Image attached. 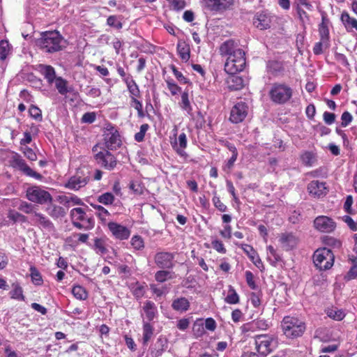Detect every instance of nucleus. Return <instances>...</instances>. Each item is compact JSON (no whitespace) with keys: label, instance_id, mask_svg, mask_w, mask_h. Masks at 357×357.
Returning a JSON list of instances; mask_svg holds the SVG:
<instances>
[{"label":"nucleus","instance_id":"nucleus-45","mask_svg":"<svg viewBox=\"0 0 357 357\" xmlns=\"http://www.w3.org/2000/svg\"><path fill=\"white\" fill-rule=\"evenodd\" d=\"M130 244L135 250H142L144 248V240L139 235H135L131 238Z\"/></svg>","mask_w":357,"mask_h":357},{"label":"nucleus","instance_id":"nucleus-8","mask_svg":"<svg viewBox=\"0 0 357 357\" xmlns=\"http://www.w3.org/2000/svg\"><path fill=\"white\" fill-rule=\"evenodd\" d=\"M26 197L31 202L44 204L51 202V195L44 189L38 186H33L26 190Z\"/></svg>","mask_w":357,"mask_h":357},{"label":"nucleus","instance_id":"nucleus-59","mask_svg":"<svg viewBox=\"0 0 357 357\" xmlns=\"http://www.w3.org/2000/svg\"><path fill=\"white\" fill-rule=\"evenodd\" d=\"M241 331L244 333H247L249 332H255V331H257L256 323H255V320L251 322H248V323L243 324L241 326Z\"/></svg>","mask_w":357,"mask_h":357},{"label":"nucleus","instance_id":"nucleus-12","mask_svg":"<svg viewBox=\"0 0 357 357\" xmlns=\"http://www.w3.org/2000/svg\"><path fill=\"white\" fill-rule=\"evenodd\" d=\"M314 226L316 229L321 232L329 233L335 229V223L331 218L320 215L314 220Z\"/></svg>","mask_w":357,"mask_h":357},{"label":"nucleus","instance_id":"nucleus-31","mask_svg":"<svg viewBox=\"0 0 357 357\" xmlns=\"http://www.w3.org/2000/svg\"><path fill=\"white\" fill-rule=\"evenodd\" d=\"M228 88L231 91H238L244 86L243 79L239 76H231L227 79Z\"/></svg>","mask_w":357,"mask_h":357},{"label":"nucleus","instance_id":"nucleus-26","mask_svg":"<svg viewBox=\"0 0 357 357\" xmlns=\"http://www.w3.org/2000/svg\"><path fill=\"white\" fill-rule=\"evenodd\" d=\"M168 341L165 337H160L155 344V347L151 351L153 357H158L167 349Z\"/></svg>","mask_w":357,"mask_h":357},{"label":"nucleus","instance_id":"nucleus-36","mask_svg":"<svg viewBox=\"0 0 357 357\" xmlns=\"http://www.w3.org/2000/svg\"><path fill=\"white\" fill-rule=\"evenodd\" d=\"M47 213L54 218L63 217L65 215L64 209L57 205H50L46 208Z\"/></svg>","mask_w":357,"mask_h":357},{"label":"nucleus","instance_id":"nucleus-22","mask_svg":"<svg viewBox=\"0 0 357 357\" xmlns=\"http://www.w3.org/2000/svg\"><path fill=\"white\" fill-rule=\"evenodd\" d=\"M238 246L243 250L250 259L258 268L261 269L264 268V265L260 257L252 246L243 243L238 244Z\"/></svg>","mask_w":357,"mask_h":357},{"label":"nucleus","instance_id":"nucleus-38","mask_svg":"<svg viewBox=\"0 0 357 357\" xmlns=\"http://www.w3.org/2000/svg\"><path fill=\"white\" fill-rule=\"evenodd\" d=\"M13 289L10 292V297L13 299L18 301H24V296L23 295L22 288L17 282L12 284Z\"/></svg>","mask_w":357,"mask_h":357},{"label":"nucleus","instance_id":"nucleus-53","mask_svg":"<svg viewBox=\"0 0 357 357\" xmlns=\"http://www.w3.org/2000/svg\"><path fill=\"white\" fill-rule=\"evenodd\" d=\"M29 115L36 121H42V112L35 105H31L29 109Z\"/></svg>","mask_w":357,"mask_h":357},{"label":"nucleus","instance_id":"nucleus-30","mask_svg":"<svg viewBox=\"0 0 357 357\" xmlns=\"http://www.w3.org/2000/svg\"><path fill=\"white\" fill-rule=\"evenodd\" d=\"M143 311L149 321L153 320L158 312L155 303L150 301H146L144 303Z\"/></svg>","mask_w":357,"mask_h":357},{"label":"nucleus","instance_id":"nucleus-10","mask_svg":"<svg viewBox=\"0 0 357 357\" xmlns=\"http://www.w3.org/2000/svg\"><path fill=\"white\" fill-rule=\"evenodd\" d=\"M11 165L13 167L18 168L26 175L33 177L37 180H41L43 176L39 173L33 170L25 162V161L18 154L13 155L11 160Z\"/></svg>","mask_w":357,"mask_h":357},{"label":"nucleus","instance_id":"nucleus-2","mask_svg":"<svg viewBox=\"0 0 357 357\" xmlns=\"http://www.w3.org/2000/svg\"><path fill=\"white\" fill-rule=\"evenodd\" d=\"M62 37L57 31L43 33L39 40L40 48L48 53L58 52L62 47Z\"/></svg>","mask_w":357,"mask_h":357},{"label":"nucleus","instance_id":"nucleus-28","mask_svg":"<svg viewBox=\"0 0 357 357\" xmlns=\"http://www.w3.org/2000/svg\"><path fill=\"white\" fill-rule=\"evenodd\" d=\"M238 50H241L239 48H236V45L234 41L231 40L225 41L221 45L220 47V54L223 56H227V57Z\"/></svg>","mask_w":357,"mask_h":357},{"label":"nucleus","instance_id":"nucleus-6","mask_svg":"<svg viewBox=\"0 0 357 357\" xmlns=\"http://www.w3.org/2000/svg\"><path fill=\"white\" fill-rule=\"evenodd\" d=\"M73 225L79 229L90 230L94 227L95 221L92 217H88L82 208H75L70 211Z\"/></svg>","mask_w":357,"mask_h":357},{"label":"nucleus","instance_id":"nucleus-7","mask_svg":"<svg viewBox=\"0 0 357 357\" xmlns=\"http://www.w3.org/2000/svg\"><path fill=\"white\" fill-rule=\"evenodd\" d=\"M313 261L319 270H328L333 265L334 255L331 250L326 248H319L314 253Z\"/></svg>","mask_w":357,"mask_h":357},{"label":"nucleus","instance_id":"nucleus-49","mask_svg":"<svg viewBox=\"0 0 357 357\" xmlns=\"http://www.w3.org/2000/svg\"><path fill=\"white\" fill-rule=\"evenodd\" d=\"M107 24L109 26L114 27L117 29H120L122 28V23L119 19V17H117L116 15L109 16L107 20Z\"/></svg>","mask_w":357,"mask_h":357},{"label":"nucleus","instance_id":"nucleus-37","mask_svg":"<svg viewBox=\"0 0 357 357\" xmlns=\"http://www.w3.org/2000/svg\"><path fill=\"white\" fill-rule=\"evenodd\" d=\"M240 299L238 294H237L234 288L232 286L229 285L228 287L227 295L225 298V301L227 303L234 305L238 303Z\"/></svg>","mask_w":357,"mask_h":357},{"label":"nucleus","instance_id":"nucleus-13","mask_svg":"<svg viewBox=\"0 0 357 357\" xmlns=\"http://www.w3.org/2000/svg\"><path fill=\"white\" fill-rule=\"evenodd\" d=\"M174 137H176V134ZM187 137L184 132L181 133L178 138L174 137V139H171V145L173 149L178 155L184 159L188 158V154L185 151V149L187 147Z\"/></svg>","mask_w":357,"mask_h":357},{"label":"nucleus","instance_id":"nucleus-23","mask_svg":"<svg viewBox=\"0 0 357 357\" xmlns=\"http://www.w3.org/2000/svg\"><path fill=\"white\" fill-rule=\"evenodd\" d=\"M307 190L311 195L319 197L326 194V183L319 181H312L308 184Z\"/></svg>","mask_w":357,"mask_h":357},{"label":"nucleus","instance_id":"nucleus-43","mask_svg":"<svg viewBox=\"0 0 357 357\" xmlns=\"http://www.w3.org/2000/svg\"><path fill=\"white\" fill-rule=\"evenodd\" d=\"M72 293L77 299L81 301L86 300L88 297L87 291L83 287L80 285L73 287Z\"/></svg>","mask_w":357,"mask_h":357},{"label":"nucleus","instance_id":"nucleus-57","mask_svg":"<svg viewBox=\"0 0 357 357\" xmlns=\"http://www.w3.org/2000/svg\"><path fill=\"white\" fill-rule=\"evenodd\" d=\"M132 106L137 111L138 116L139 117H143L144 116L143 112V105L142 103L137 99V98H131Z\"/></svg>","mask_w":357,"mask_h":357},{"label":"nucleus","instance_id":"nucleus-64","mask_svg":"<svg viewBox=\"0 0 357 357\" xmlns=\"http://www.w3.org/2000/svg\"><path fill=\"white\" fill-rule=\"evenodd\" d=\"M352 115L349 112H344L341 116V125L346 127L352 121Z\"/></svg>","mask_w":357,"mask_h":357},{"label":"nucleus","instance_id":"nucleus-54","mask_svg":"<svg viewBox=\"0 0 357 357\" xmlns=\"http://www.w3.org/2000/svg\"><path fill=\"white\" fill-rule=\"evenodd\" d=\"M211 245L212 248L219 253L225 254L227 252L223 243L217 238H214L211 241Z\"/></svg>","mask_w":357,"mask_h":357},{"label":"nucleus","instance_id":"nucleus-4","mask_svg":"<svg viewBox=\"0 0 357 357\" xmlns=\"http://www.w3.org/2000/svg\"><path fill=\"white\" fill-rule=\"evenodd\" d=\"M95 153V159L97 162L108 170L114 169L116 165V158L107 149L101 146L100 144H96L93 148Z\"/></svg>","mask_w":357,"mask_h":357},{"label":"nucleus","instance_id":"nucleus-63","mask_svg":"<svg viewBox=\"0 0 357 357\" xmlns=\"http://www.w3.org/2000/svg\"><path fill=\"white\" fill-rule=\"evenodd\" d=\"M18 208H19V210H20L27 214H29V213L33 214V213H34L33 211V206L31 204H29L26 202H21Z\"/></svg>","mask_w":357,"mask_h":357},{"label":"nucleus","instance_id":"nucleus-25","mask_svg":"<svg viewBox=\"0 0 357 357\" xmlns=\"http://www.w3.org/2000/svg\"><path fill=\"white\" fill-rule=\"evenodd\" d=\"M34 224L47 229H51L53 227L52 222L43 214L34 211L31 218Z\"/></svg>","mask_w":357,"mask_h":357},{"label":"nucleus","instance_id":"nucleus-24","mask_svg":"<svg viewBox=\"0 0 357 357\" xmlns=\"http://www.w3.org/2000/svg\"><path fill=\"white\" fill-rule=\"evenodd\" d=\"M266 259L273 266H277L282 261L281 255L272 245L266 246Z\"/></svg>","mask_w":357,"mask_h":357},{"label":"nucleus","instance_id":"nucleus-50","mask_svg":"<svg viewBox=\"0 0 357 357\" xmlns=\"http://www.w3.org/2000/svg\"><path fill=\"white\" fill-rule=\"evenodd\" d=\"M329 43L321 40L316 43L313 47V52L314 54L319 55L323 53L324 49H327L329 47Z\"/></svg>","mask_w":357,"mask_h":357},{"label":"nucleus","instance_id":"nucleus-1","mask_svg":"<svg viewBox=\"0 0 357 357\" xmlns=\"http://www.w3.org/2000/svg\"><path fill=\"white\" fill-rule=\"evenodd\" d=\"M281 326L284 335L289 338H295L302 335L305 330V323L295 317H284L282 321Z\"/></svg>","mask_w":357,"mask_h":357},{"label":"nucleus","instance_id":"nucleus-41","mask_svg":"<svg viewBox=\"0 0 357 357\" xmlns=\"http://www.w3.org/2000/svg\"><path fill=\"white\" fill-rule=\"evenodd\" d=\"M153 334V328L148 322L144 321L143 324V344H146Z\"/></svg>","mask_w":357,"mask_h":357},{"label":"nucleus","instance_id":"nucleus-21","mask_svg":"<svg viewBox=\"0 0 357 357\" xmlns=\"http://www.w3.org/2000/svg\"><path fill=\"white\" fill-rule=\"evenodd\" d=\"M36 70L44 77L48 84H52L54 83L56 76L55 70L52 66L38 64L36 66Z\"/></svg>","mask_w":357,"mask_h":357},{"label":"nucleus","instance_id":"nucleus-56","mask_svg":"<svg viewBox=\"0 0 357 357\" xmlns=\"http://www.w3.org/2000/svg\"><path fill=\"white\" fill-rule=\"evenodd\" d=\"M132 293L137 298H141L145 293V287L142 284L137 283L132 287Z\"/></svg>","mask_w":357,"mask_h":357},{"label":"nucleus","instance_id":"nucleus-47","mask_svg":"<svg viewBox=\"0 0 357 357\" xmlns=\"http://www.w3.org/2000/svg\"><path fill=\"white\" fill-rule=\"evenodd\" d=\"M172 278V273L167 271H159L155 274V279L159 282H164Z\"/></svg>","mask_w":357,"mask_h":357},{"label":"nucleus","instance_id":"nucleus-33","mask_svg":"<svg viewBox=\"0 0 357 357\" xmlns=\"http://www.w3.org/2000/svg\"><path fill=\"white\" fill-rule=\"evenodd\" d=\"M326 313L328 317L335 321H341L346 316L345 312L342 310L335 307H328L326 310Z\"/></svg>","mask_w":357,"mask_h":357},{"label":"nucleus","instance_id":"nucleus-15","mask_svg":"<svg viewBox=\"0 0 357 357\" xmlns=\"http://www.w3.org/2000/svg\"><path fill=\"white\" fill-rule=\"evenodd\" d=\"M278 241L282 248L288 251L297 245L298 238L292 233H283L279 236Z\"/></svg>","mask_w":357,"mask_h":357},{"label":"nucleus","instance_id":"nucleus-55","mask_svg":"<svg viewBox=\"0 0 357 357\" xmlns=\"http://www.w3.org/2000/svg\"><path fill=\"white\" fill-rule=\"evenodd\" d=\"M149 129V125L145 123L140 126V130L135 135V139L138 142H142L144 139L145 134Z\"/></svg>","mask_w":357,"mask_h":357},{"label":"nucleus","instance_id":"nucleus-19","mask_svg":"<svg viewBox=\"0 0 357 357\" xmlns=\"http://www.w3.org/2000/svg\"><path fill=\"white\" fill-rule=\"evenodd\" d=\"M271 16L266 13H257L253 19V24L260 30L267 29L271 27Z\"/></svg>","mask_w":357,"mask_h":357},{"label":"nucleus","instance_id":"nucleus-16","mask_svg":"<svg viewBox=\"0 0 357 357\" xmlns=\"http://www.w3.org/2000/svg\"><path fill=\"white\" fill-rule=\"evenodd\" d=\"M207 8L212 11L222 12L231 7L234 0H204Z\"/></svg>","mask_w":357,"mask_h":357},{"label":"nucleus","instance_id":"nucleus-46","mask_svg":"<svg viewBox=\"0 0 357 357\" xmlns=\"http://www.w3.org/2000/svg\"><path fill=\"white\" fill-rule=\"evenodd\" d=\"M98 201L104 205H111L114 202V196L112 192H105L98 196Z\"/></svg>","mask_w":357,"mask_h":357},{"label":"nucleus","instance_id":"nucleus-35","mask_svg":"<svg viewBox=\"0 0 357 357\" xmlns=\"http://www.w3.org/2000/svg\"><path fill=\"white\" fill-rule=\"evenodd\" d=\"M60 200L61 203L67 204L68 206L83 204L82 199L74 195L61 196Z\"/></svg>","mask_w":357,"mask_h":357},{"label":"nucleus","instance_id":"nucleus-42","mask_svg":"<svg viewBox=\"0 0 357 357\" xmlns=\"http://www.w3.org/2000/svg\"><path fill=\"white\" fill-rule=\"evenodd\" d=\"M8 218L9 220L13 221L14 223L15 222H26L27 218L24 215L20 213L19 212L15 210H9L8 212Z\"/></svg>","mask_w":357,"mask_h":357},{"label":"nucleus","instance_id":"nucleus-40","mask_svg":"<svg viewBox=\"0 0 357 357\" xmlns=\"http://www.w3.org/2000/svg\"><path fill=\"white\" fill-rule=\"evenodd\" d=\"M55 87L58 90L59 93L61 95H66L68 92V82L66 79L61 77H56L54 81Z\"/></svg>","mask_w":357,"mask_h":357},{"label":"nucleus","instance_id":"nucleus-14","mask_svg":"<svg viewBox=\"0 0 357 357\" xmlns=\"http://www.w3.org/2000/svg\"><path fill=\"white\" fill-rule=\"evenodd\" d=\"M107 227L112 235L116 239L126 240L130 236V230L126 226L117 222H110L107 224Z\"/></svg>","mask_w":357,"mask_h":357},{"label":"nucleus","instance_id":"nucleus-20","mask_svg":"<svg viewBox=\"0 0 357 357\" xmlns=\"http://www.w3.org/2000/svg\"><path fill=\"white\" fill-rule=\"evenodd\" d=\"M174 255L167 252H158L155 256V262L160 268H172Z\"/></svg>","mask_w":357,"mask_h":357},{"label":"nucleus","instance_id":"nucleus-3","mask_svg":"<svg viewBox=\"0 0 357 357\" xmlns=\"http://www.w3.org/2000/svg\"><path fill=\"white\" fill-rule=\"evenodd\" d=\"M268 94L273 102L283 105L291 98L293 90L284 83H274L272 84Z\"/></svg>","mask_w":357,"mask_h":357},{"label":"nucleus","instance_id":"nucleus-32","mask_svg":"<svg viewBox=\"0 0 357 357\" xmlns=\"http://www.w3.org/2000/svg\"><path fill=\"white\" fill-rule=\"evenodd\" d=\"M178 105L180 107L188 114H192V107L189 99V93L188 91H184L181 93V101L178 102Z\"/></svg>","mask_w":357,"mask_h":357},{"label":"nucleus","instance_id":"nucleus-62","mask_svg":"<svg viewBox=\"0 0 357 357\" xmlns=\"http://www.w3.org/2000/svg\"><path fill=\"white\" fill-rule=\"evenodd\" d=\"M77 238V241L85 243L89 239V235L87 234H74L72 236L68 238V242H71L73 238Z\"/></svg>","mask_w":357,"mask_h":357},{"label":"nucleus","instance_id":"nucleus-48","mask_svg":"<svg viewBox=\"0 0 357 357\" xmlns=\"http://www.w3.org/2000/svg\"><path fill=\"white\" fill-rule=\"evenodd\" d=\"M352 266L345 276L348 280H353L357 277V257L351 258Z\"/></svg>","mask_w":357,"mask_h":357},{"label":"nucleus","instance_id":"nucleus-34","mask_svg":"<svg viewBox=\"0 0 357 357\" xmlns=\"http://www.w3.org/2000/svg\"><path fill=\"white\" fill-rule=\"evenodd\" d=\"M125 83L130 93V98H138L140 96L139 87L132 77L126 78Z\"/></svg>","mask_w":357,"mask_h":357},{"label":"nucleus","instance_id":"nucleus-60","mask_svg":"<svg viewBox=\"0 0 357 357\" xmlns=\"http://www.w3.org/2000/svg\"><path fill=\"white\" fill-rule=\"evenodd\" d=\"M130 188L137 195H142L144 192V187L139 181H132Z\"/></svg>","mask_w":357,"mask_h":357},{"label":"nucleus","instance_id":"nucleus-61","mask_svg":"<svg viewBox=\"0 0 357 357\" xmlns=\"http://www.w3.org/2000/svg\"><path fill=\"white\" fill-rule=\"evenodd\" d=\"M94 248L97 252L103 254L106 252V248L104 241L100 238H96L94 241Z\"/></svg>","mask_w":357,"mask_h":357},{"label":"nucleus","instance_id":"nucleus-29","mask_svg":"<svg viewBox=\"0 0 357 357\" xmlns=\"http://www.w3.org/2000/svg\"><path fill=\"white\" fill-rule=\"evenodd\" d=\"M341 20L348 31H352L354 29L357 31V20L351 17L348 13L343 12L342 13Z\"/></svg>","mask_w":357,"mask_h":357},{"label":"nucleus","instance_id":"nucleus-18","mask_svg":"<svg viewBox=\"0 0 357 357\" xmlns=\"http://www.w3.org/2000/svg\"><path fill=\"white\" fill-rule=\"evenodd\" d=\"M104 141L105 142L101 146L107 150L116 149L121 145L120 135L116 131L105 134Z\"/></svg>","mask_w":357,"mask_h":357},{"label":"nucleus","instance_id":"nucleus-44","mask_svg":"<svg viewBox=\"0 0 357 357\" xmlns=\"http://www.w3.org/2000/svg\"><path fill=\"white\" fill-rule=\"evenodd\" d=\"M11 47L7 40L0 41V59L3 61L6 59L7 56L10 53Z\"/></svg>","mask_w":357,"mask_h":357},{"label":"nucleus","instance_id":"nucleus-39","mask_svg":"<svg viewBox=\"0 0 357 357\" xmlns=\"http://www.w3.org/2000/svg\"><path fill=\"white\" fill-rule=\"evenodd\" d=\"M189 302L185 298H179L174 301L172 307L177 311H186L189 307Z\"/></svg>","mask_w":357,"mask_h":357},{"label":"nucleus","instance_id":"nucleus-17","mask_svg":"<svg viewBox=\"0 0 357 357\" xmlns=\"http://www.w3.org/2000/svg\"><path fill=\"white\" fill-rule=\"evenodd\" d=\"M89 177L81 176L79 173L71 176L65 183V187L73 190H78L84 187L89 182Z\"/></svg>","mask_w":357,"mask_h":357},{"label":"nucleus","instance_id":"nucleus-51","mask_svg":"<svg viewBox=\"0 0 357 357\" xmlns=\"http://www.w3.org/2000/svg\"><path fill=\"white\" fill-rule=\"evenodd\" d=\"M30 271L32 282L36 285L41 284L43 279L39 271L35 267H31Z\"/></svg>","mask_w":357,"mask_h":357},{"label":"nucleus","instance_id":"nucleus-11","mask_svg":"<svg viewBox=\"0 0 357 357\" xmlns=\"http://www.w3.org/2000/svg\"><path fill=\"white\" fill-rule=\"evenodd\" d=\"M248 107L243 102L236 103L230 112L229 120L234 123L242 122L248 115Z\"/></svg>","mask_w":357,"mask_h":357},{"label":"nucleus","instance_id":"nucleus-5","mask_svg":"<svg viewBox=\"0 0 357 357\" xmlns=\"http://www.w3.org/2000/svg\"><path fill=\"white\" fill-rule=\"evenodd\" d=\"M245 66V52L243 50H238L227 58L225 70L229 75H235L242 71Z\"/></svg>","mask_w":357,"mask_h":357},{"label":"nucleus","instance_id":"nucleus-9","mask_svg":"<svg viewBox=\"0 0 357 357\" xmlns=\"http://www.w3.org/2000/svg\"><path fill=\"white\" fill-rule=\"evenodd\" d=\"M255 344L257 351L265 356L273 350L275 342L273 337L261 335L256 337Z\"/></svg>","mask_w":357,"mask_h":357},{"label":"nucleus","instance_id":"nucleus-27","mask_svg":"<svg viewBox=\"0 0 357 357\" xmlns=\"http://www.w3.org/2000/svg\"><path fill=\"white\" fill-rule=\"evenodd\" d=\"M177 52L183 61L187 62L189 60L190 56V46L185 41H178Z\"/></svg>","mask_w":357,"mask_h":357},{"label":"nucleus","instance_id":"nucleus-52","mask_svg":"<svg viewBox=\"0 0 357 357\" xmlns=\"http://www.w3.org/2000/svg\"><path fill=\"white\" fill-rule=\"evenodd\" d=\"M302 162L307 166H312L314 161V156L311 152H305L301 156Z\"/></svg>","mask_w":357,"mask_h":357},{"label":"nucleus","instance_id":"nucleus-58","mask_svg":"<svg viewBox=\"0 0 357 357\" xmlns=\"http://www.w3.org/2000/svg\"><path fill=\"white\" fill-rule=\"evenodd\" d=\"M94 208L97 211L98 216L102 220H105L107 217L109 215V211L100 205L94 206Z\"/></svg>","mask_w":357,"mask_h":357}]
</instances>
